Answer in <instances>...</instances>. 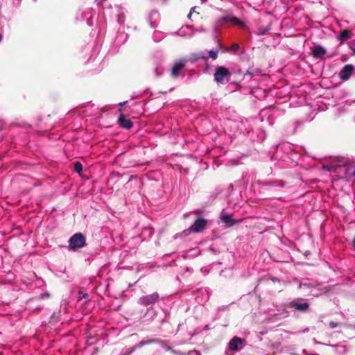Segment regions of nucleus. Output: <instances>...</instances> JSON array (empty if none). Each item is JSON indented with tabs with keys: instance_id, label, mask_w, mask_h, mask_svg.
Returning <instances> with one entry per match:
<instances>
[{
	"instance_id": "obj_4",
	"label": "nucleus",
	"mask_w": 355,
	"mask_h": 355,
	"mask_svg": "<svg viewBox=\"0 0 355 355\" xmlns=\"http://www.w3.org/2000/svg\"><path fill=\"white\" fill-rule=\"evenodd\" d=\"M231 73L228 68L223 66H218L216 69V71L214 74V80L218 84H224L225 80L227 82L228 78L230 76Z\"/></svg>"
},
{
	"instance_id": "obj_9",
	"label": "nucleus",
	"mask_w": 355,
	"mask_h": 355,
	"mask_svg": "<svg viewBox=\"0 0 355 355\" xmlns=\"http://www.w3.org/2000/svg\"><path fill=\"white\" fill-rule=\"evenodd\" d=\"M207 225V220L198 216L190 226V230H193V232L200 233L204 231Z\"/></svg>"
},
{
	"instance_id": "obj_1",
	"label": "nucleus",
	"mask_w": 355,
	"mask_h": 355,
	"mask_svg": "<svg viewBox=\"0 0 355 355\" xmlns=\"http://www.w3.org/2000/svg\"><path fill=\"white\" fill-rule=\"evenodd\" d=\"M159 295L157 292L153 293L143 295L138 299V304L146 306V309L144 310V314L141 316L140 319H145V320H153L157 316V311L153 309V305L158 302Z\"/></svg>"
},
{
	"instance_id": "obj_12",
	"label": "nucleus",
	"mask_w": 355,
	"mask_h": 355,
	"mask_svg": "<svg viewBox=\"0 0 355 355\" xmlns=\"http://www.w3.org/2000/svg\"><path fill=\"white\" fill-rule=\"evenodd\" d=\"M354 69V66L352 64L345 65L338 73L339 78L342 80H344V81L347 80L350 78Z\"/></svg>"
},
{
	"instance_id": "obj_17",
	"label": "nucleus",
	"mask_w": 355,
	"mask_h": 355,
	"mask_svg": "<svg viewBox=\"0 0 355 355\" xmlns=\"http://www.w3.org/2000/svg\"><path fill=\"white\" fill-rule=\"evenodd\" d=\"M128 39V35L126 33L118 32L115 40V44L116 45H121L125 42Z\"/></svg>"
},
{
	"instance_id": "obj_5",
	"label": "nucleus",
	"mask_w": 355,
	"mask_h": 355,
	"mask_svg": "<svg viewBox=\"0 0 355 355\" xmlns=\"http://www.w3.org/2000/svg\"><path fill=\"white\" fill-rule=\"evenodd\" d=\"M257 183L263 191H273L276 187L282 188L286 185V182L281 180H275L272 181L258 180Z\"/></svg>"
},
{
	"instance_id": "obj_33",
	"label": "nucleus",
	"mask_w": 355,
	"mask_h": 355,
	"mask_svg": "<svg viewBox=\"0 0 355 355\" xmlns=\"http://www.w3.org/2000/svg\"><path fill=\"white\" fill-rule=\"evenodd\" d=\"M187 354L188 355H193V354L199 355L200 352L197 350H191V351H189Z\"/></svg>"
},
{
	"instance_id": "obj_26",
	"label": "nucleus",
	"mask_w": 355,
	"mask_h": 355,
	"mask_svg": "<svg viewBox=\"0 0 355 355\" xmlns=\"http://www.w3.org/2000/svg\"><path fill=\"white\" fill-rule=\"evenodd\" d=\"M209 58H211L212 60H216L218 58V51L211 50L209 51Z\"/></svg>"
},
{
	"instance_id": "obj_25",
	"label": "nucleus",
	"mask_w": 355,
	"mask_h": 355,
	"mask_svg": "<svg viewBox=\"0 0 355 355\" xmlns=\"http://www.w3.org/2000/svg\"><path fill=\"white\" fill-rule=\"evenodd\" d=\"M73 169H74V171L76 173L80 174L81 172L83 171V165H82V164L80 162H76L74 163Z\"/></svg>"
},
{
	"instance_id": "obj_18",
	"label": "nucleus",
	"mask_w": 355,
	"mask_h": 355,
	"mask_svg": "<svg viewBox=\"0 0 355 355\" xmlns=\"http://www.w3.org/2000/svg\"><path fill=\"white\" fill-rule=\"evenodd\" d=\"M155 340V343H157L160 345L161 347H162L163 349H164L166 351H170L173 354H178V352L177 350H175V349H173L168 344H167V342L166 340H159V339H157V338H154Z\"/></svg>"
},
{
	"instance_id": "obj_11",
	"label": "nucleus",
	"mask_w": 355,
	"mask_h": 355,
	"mask_svg": "<svg viewBox=\"0 0 355 355\" xmlns=\"http://www.w3.org/2000/svg\"><path fill=\"white\" fill-rule=\"evenodd\" d=\"M220 219L225 227H231L236 223V220L232 218L231 215L224 209L220 214Z\"/></svg>"
},
{
	"instance_id": "obj_35",
	"label": "nucleus",
	"mask_w": 355,
	"mask_h": 355,
	"mask_svg": "<svg viewBox=\"0 0 355 355\" xmlns=\"http://www.w3.org/2000/svg\"><path fill=\"white\" fill-rule=\"evenodd\" d=\"M150 25L153 28H155L157 27V24L155 21H152L150 20Z\"/></svg>"
},
{
	"instance_id": "obj_42",
	"label": "nucleus",
	"mask_w": 355,
	"mask_h": 355,
	"mask_svg": "<svg viewBox=\"0 0 355 355\" xmlns=\"http://www.w3.org/2000/svg\"><path fill=\"white\" fill-rule=\"evenodd\" d=\"M49 296V294L48 293H43L41 295V297L42 298H44L46 297H48Z\"/></svg>"
},
{
	"instance_id": "obj_39",
	"label": "nucleus",
	"mask_w": 355,
	"mask_h": 355,
	"mask_svg": "<svg viewBox=\"0 0 355 355\" xmlns=\"http://www.w3.org/2000/svg\"><path fill=\"white\" fill-rule=\"evenodd\" d=\"M352 246L353 247V248L355 250V236H354V238L352 242Z\"/></svg>"
},
{
	"instance_id": "obj_7",
	"label": "nucleus",
	"mask_w": 355,
	"mask_h": 355,
	"mask_svg": "<svg viewBox=\"0 0 355 355\" xmlns=\"http://www.w3.org/2000/svg\"><path fill=\"white\" fill-rule=\"evenodd\" d=\"M288 307L295 311L306 313L309 309V304L306 302H302V299L297 298L290 302Z\"/></svg>"
},
{
	"instance_id": "obj_47",
	"label": "nucleus",
	"mask_w": 355,
	"mask_h": 355,
	"mask_svg": "<svg viewBox=\"0 0 355 355\" xmlns=\"http://www.w3.org/2000/svg\"><path fill=\"white\" fill-rule=\"evenodd\" d=\"M166 0H162L163 3H166Z\"/></svg>"
},
{
	"instance_id": "obj_46",
	"label": "nucleus",
	"mask_w": 355,
	"mask_h": 355,
	"mask_svg": "<svg viewBox=\"0 0 355 355\" xmlns=\"http://www.w3.org/2000/svg\"><path fill=\"white\" fill-rule=\"evenodd\" d=\"M155 71H156V73H157V75L158 76V75H159V73H157V69H155Z\"/></svg>"
},
{
	"instance_id": "obj_28",
	"label": "nucleus",
	"mask_w": 355,
	"mask_h": 355,
	"mask_svg": "<svg viewBox=\"0 0 355 355\" xmlns=\"http://www.w3.org/2000/svg\"><path fill=\"white\" fill-rule=\"evenodd\" d=\"M239 49H240L239 45L238 44H236V43H234V44H233L231 46V47H230V50L231 51H232L233 53H238V51H239Z\"/></svg>"
},
{
	"instance_id": "obj_24",
	"label": "nucleus",
	"mask_w": 355,
	"mask_h": 355,
	"mask_svg": "<svg viewBox=\"0 0 355 355\" xmlns=\"http://www.w3.org/2000/svg\"><path fill=\"white\" fill-rule=\"evenodd\" d=\"M270 30V26L268 25L265 27H260L257 30V35H266L268 31Z\"/></svg>"
},
{
	"instance_id": "obj_23",
	"label": "nucleus",
	"mask_w": 355,
	"mask_h": 355,
	"mask_svg": "<svg viewBox=\"0 0 355 355\" xmlns=\"http://www.w3.org/2000/svg\"><path fill=\"white\" fill-rule=\"evenodd\" d=\"M260 73V70L257 69H254L253 67H250L246 73H245L244 76L246 77L247 76H250V77H252L253 76L256 75V74H258Z\"/></svg>"
},
{
	"instance_id": "obj_37",
	"label": "nucleus",
	"mask_w": 355,
	"mask_h": 355,
	"mask_svg": "<svg viewBox=\"0 0 355 355\" xmlns=\"http://www.w3.org/2000/svg\"><path fill=\"white\" fill-rule=\"evenodd\" d=\"M227 309V306H221L218 308V311H224Z\"/></svg>"
},
{
	"instance_id": "obj_30",
	"label": "nucleus",
	"mask_w": 355,
	"mask_h": 355,
	"mask_svg": "<svg viewBox=\"0 0 355 355\" xmlns=\"http://www.w3.org/2000/svg\"><path fill=\"white\" fill-rule=\"evenodd\" d=\"M191 26H187L185 27V29H189V28H191ZM181 36H184L186 35V32L184 31V28H182L179 30L178 33Z\"/></svg>"
},
{
	"instance_id": "obj_34",
	"label": "nucleus",
	"mask_w": 355,
	"mask_h": 355,
	"mask_svg": "<svg viewBox=\"0 0 355 355\" xmlns=\"http://www.w3.org/2000/svg\"><path fill=\"white\" fill-rule=\"evenodd\" d=\"M196 8V6H195V7L191 8V10H190L189 13V14H188V15H187V17H188L189 19H191V15H192V13H193V12L194 11V10H195Z\"/></svg>"
},
{
	"instance_id": "obj_14",
	"label": "nucleus",
	"mask_w": 355,
	"mask_h": 355,
	"mask_svg": "<svg viewBox=\"0 0 355 355\" xmlns=\"http://www.w3.org/2000/svg\"><path fill=\"white\" fill-rule=\"evenodd\" d=\"M353 35L352 31L349 29L341 30L336 36V39L342 44L349 40Z\"/></svg>"
},
{
	"instance_id": "obj_38",
	"label": "nucleus",
	"mask_w": 355,
	"mask_h": 355,
	"mask_svg": "<svg viewBox=\"0 0 355 355\" xmlns=\"http://www.w3.org/2000/svg\"><path fill=\"white\" fill-rule=\"evenodd\" d=\"M157 11H155V10L152 11V12H150V19L153 16H154V15H157Z\"/></svg>"
},
{
	"instance_id": "obj_44",
	"label": "nucleus",
	"mask_w": 355,
	"mask_h": 355,
	"mask_svg": "<svg viewBox=\"0 0 355 355\" xmlns=\"http://www.w3.org/2000/svg\"><path fill=\"white\" fill-rule=\"evenodd\" d=\"M103 0H95V1L98 3V4H100L103 2Z\"/></svg>"
},
{
	"instance_id": "obj_41",
	"label": "nucleus",
	"mask_w": 355,
	"mask_h": 355,
	"mask_svg": "<svg viewBox=\"0 0 355 355\" xmlns=\"http://www.w3.org/2000/svg\"><path fill=\"white\" fill-rule=\"evenodd\" d=\"M128 103V101H123L122 103H119V106L120 107H123V105H125L126 103Z\"/></svg>"
},
{
	"instance_id": "obj_43",
	"label": "nucleus",
	"mask_w": 355,
	"mask_h": 355,
	"mask_svg": "<svg viewBox=\"0 0 355 355\" xmlns=\"http://www.w3.org/2000/svg\"><path fill=\"white\" fill-rule=\"evenodd\" d=\"M178 353L177 355H186V354L184 352H182L180 351H177Z\"/></svg>"
},
{
	"instance_id": "obj_49",
	"label": "nucleus",
	"mask_w": 355,
	"mask_h": 355,
	"mask_svg": "<svg viewBox=\"0 0 355 355\" xmlns=\"http://www.w3.org/2000/svg\"><path fill=\"white\" fill-rule=\"evenodd\" d=\"M353 175H354V176H355V168H354V172H353Z\"/></svg>"
},
{
	"instance_id": "obj_21",
	"label": "nucleus",
	"mask_w": 355,
	"mask_h": 355,
	"mask_svg": "<svg viewBox=\"0 0 355 355\" xmlns=\"http://www.w3.org/2000/svg\"><path fill=\"white\" fill-rule=\"evenodd\" d=\"M165 37V35L163 32L161 31H155L153 35V39L155 42H159L162 40Z\"/></svg>"
},
{
	"instance_id": "obj_36",
	"label": "nucleus",
	"mask_w": 355,
	"mask_h": 355,
	"mask_svg": "<svg viewBox=\"0 0 355 355\" xmlns=\"http://www.w3.org/2000/svg\"><path fill=\"white\" fill-rule=\"evenodd\" d=\"M349 48L353 51L354 54H355V44H350Z\"/></svg>"
},
{
	"instance_id": "obj_20",
	"label": "nucleus",
	"mask_w": 355,
	"mask_h": 355,
	"mask_svg": "<svg viewBox=\"0 0 355 355\" xmlns=\"http://www.w3.org/2000/svg\"><path fill=\"white\" fill-rule=\"evenodd\" d=\"M155 343V340L154 338L149 339L148 340H141L139 343H138L137 344L132 346V347L134 348V350L135 351L137 349L141 348L146 345L153 344Z\"/></svg>"
},
{
	"instance_id": "obj_27",
	"label": "nucleus",
	"mask_w": 355,
	"mask_h": 355,
	"mask_svg": "<svg viewBox=\"0 0 355 355\" xmlns=\"http://www.w3.org/2000/svg\"><path fill=\"white\" fill-rule=\"evenodd\" d=\"M78 298L79 299L85 298L86 300V301H88L89 300V295L87 293H83V291H79L78 292Z\"/></svg>"
},
{
	"instance_id": "obj_10",
	"label": "nucleus",
	"mask_w": 355,
	"mask_h": 355,
	"mask_svg": "<svg viewBox=\"0 0 355 355\" xmlns=\"http://www.w3.org/2000/svg\"><path fill=\"white\" fill-rule=\"evenodd\" d=\"M244 342V339L234 336L228 343V349L231 351L238 352L243 348Z\"/></svg>"
},
{
	"instance_id": "obj_13",
	"label": "nucleus",
	"mask_w": 355,
	"mask_h": 355,
	"mask_svg": "<svg viewBox=\"0 0 355 355\" xmlns=\"http://www.w3.org/2000/svg\"><path fill=\"white\" fill-rule=\"evenodd\" d=\"M326 49L321 45L315 44L313 47L311 48V54L315 59L322 58L326 55Z\"/></svg>"
},
{
	"instance_id": "obj_6",
	"label": "nucleus",
	"mask_w": 355,
	"mask_h": 355,
	"mask_svg": "<svg viewBox=\"0 0 355 355\" xmlns=\"http://www.w3.org/2000/svg\"><path fill=\"white\" fill-rule=\"evenodd\" d=\"M279 110L275 107H268L261 110L259 116L261 121H263V118L267 116V122L270 125H272L275 122V117L277 115Z\"/></svg>"
},
{
	"instance_id": "obj_45",
	"label": "nucleus",
	"mask_w": 355,
	"mask_h": 355,
	"mask_svg": "<svg viewBox=\"0 0 355 355\" xmlns=\"http://www.w3.org/2000/svg\"><path fill=\"white\" fill-rule=\"evenodd\" d=\"M2 39H3V35H2V34L0 33V42L2 40Z\"/></svg>"
},
{
	"instance_id": "obj_48",
	"label": "nucleus",
	"mask_w": 355,
	"mask_h": 355,
	"mask_svg": "<svg viewBox=\"0 0 355 355\" xmlns=\"http://www.w3.org/2000/svg\"><path fill=\"white\" fill-rule=\"evenodd\" d=\"M193 33H192V34H190V35H189V37H192V36H193Z\"/></svg>"
},
{
	"instance_id": "obj_22",
	"label": "nucleus",
	"mask_w": 355,
	"mask_h": 355,
	"mask_svg": "<svg viewBox=\"0 0 355 355\" xmlns=\"http://www.w3.org/2000/svg\"><path fill=\"white\" fill-rule=\"evenodd\" d=\"M117 21L120 25H123L125 21V13L121 8H119L118 11Z\"/></svg>"
},
{
	"instance_id": "obj_16",
	"label": "nucleus",
	"mask_w": 355,
	"mask_h": 355,
	"mask_svg": "<svg viewBox=\"0 0 355 355\" xmlns=\"http://www.w3.org/2000/svg\"><path fill=\"white\" fill-rule=\"evenodd\" d=\"M118 123L119 125L126 130H129L132 127V122L127 119L123 114H121L119 119Z\"/></svg>"
},
{
	"instance_id": "obj_31",
	"label": "nucleus",
	"mask_w": 355,
	"mask_h": 355,
	"mask_svg": "<svg viewBox=\"0 0 355 355\" xmlns=\"http://www.w3.org/2000/svg\"><path fill=\"white\" fill-rule=\"evenodd\" d=\"M191 232H193V230H190V227L187 230H184L181 234V236H188Z\"/></svg>"
},
{
	"instance_id": "obj_32",
	"label": "nucleus",
	"mask_w": 355,
	"mask_h": 355,
	"mask_svg": "<svg viewBox=\"0 0 355 355\" xmlns=\"http://www.w3.org/2000/svg\"><path fill=\"white\" fill-rule=\"evenodd\" d=\"M329 327H330L331 328H332V329H333V328H336V327H338V323H337V322H334V321H331V322H329Z\"/></svg>"
},
{
	"instance_id": "obj_8",
	"label": "nucleus",
	"mask_w": 355,
	"mask_h": 355,
	"mask_svg": "<svg viewBox=\"0 0 355 355\" xmlns=\"http://www.w3.org/2000/svg\"><path fill=\"white\" fill-rule=\"evenodd\" d=\"M227 22H232L234 24L238 25L240 26H243V23L239 18H237L236 17L230 16V15H225V16H223L217 19V21H216V26H217V27L222 26L225 23H227Z\"/></svg>"
},
{
	"instance_id": "obj_2",
	"label": "nucleus",
	"mask_w": 355,
	"mask_h": 355,
	"mask_svg": "<svg viewBox=\"0 0 355 355\" xmlns=\"http://www.w3.org/2000/svg\"><path fill=\"white\" fill-rule=\"evenodd\" d=\"M98 113V108L96 107L94 104H91L90 103H87L83 106H80L75 110V114L82 117L96 116Z\"/></svg>"
},
{
	"instance_id": "obj_50",
	"label": "nucleus",
	"mask_w": 355,
	"mask_h": 355,
	"mask_svg": "<svg viewBox=\"0 0 355 355\" xmlns=\"http://www.w3.org/2000/svg\"><path fill=\"white\" fill-rule=\"evenodd\" d=\"M315 355H318V354H315Z\"/></svg>"
},
{
	"instance_id": "obj_40",
	"label": "nucleus",
	"mask_w": 355,
	"mask_h": 355,
	"mask_svg": "<svg viewBox=\"0 0 355 355\" xmlns=\"http://www.w3.org/2000/svg\"><path fill=\"white\" fill-rule=\"evenodd\" d=\"M313 342L315 344H317V345H323L322 343L317 341L315 339H313Z\"/></svg>"
},
{
	"instance_id": "obj_29",
	"label": "nucleus",
	"mask_w": 355,
	"mask_h": 355,
	"mask_svg": "<svg viewBox=\"0 0 355 355\" xmlns=\"http://www.w3.org/2000/svg\"><path fill=\"white\" fill-rule=\"evenodd\" d=\"M135 352L134 348L132 347L127 349L124 352H122L120 355H130Z\"/></svg>"
},
{
	"instance_id": "obj_19",
	"label": "nucleus",
	"mask_w": 355,
	"mask_h": 355,
	"mask_svg": "<svg viewBox=\"0 0 355 355\" xmlns=\"http://www.w3.org/2000/svg\"><path fill=\"white\" fill-rule=\"evenodd\" d=\"M200 59H202L204 61L207 62L208 60V56L205 52L200 51L199 53L193 54L191 57V60L192 62H197Z\"/></svg>"
},
{
	"instance_id": "obj_15",
	"label": "nucleus",
	"mask_w": 355,
	"mask_h": 355,
	"mask_svg": "<svg viewBox=\"0 0 355 355\" xmlns=\"http://www.w3.org/2000/svg\"><path fill=\"white\" fill-rule=\"evenodd\" d=\"M185 64V60H181L175 62L171 70L172 76L174 77L178 76L179 75L180 71L184 67Z\"/></svg>"
},
{
	"instance_id": "obj_3",
	"label": "nucleus",
	"mask_w": 355,
	"mask_h": 355,
	"mask_svg": "<svg viewBox=\"0 0 355 355\" xmlns=\"http://www.w3.org/2000/svg\"><path fill=\"white\" fill-rule=\"evenodd\" d=\"M86 245V238L80 232L74 234L69 240V248L76 250Z\"/></svg>"
}]
</instances>
